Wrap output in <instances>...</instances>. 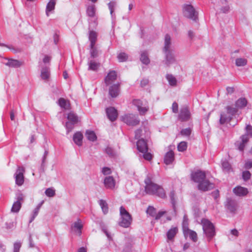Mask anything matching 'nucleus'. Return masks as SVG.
<instances>
[{"label":"nucleus","mask_w":252,"mask_h":252,"mask_svg":"<svg viewBox=\"0 0 252 252\" xmlns=\"http://www.w3.org/2000/svg\"><path fill=\"white\" fill-rule=\"evenodd\" d=\"M145 191L151 195H156L161 198L166 197L165 192L162 187L154 183L149 176H147L145 180Z\"/></svg>","instance_id":"nucleus-1"},{"label":"nucleus","mask_w":252,"mask_h":252,"mask_svg":"<svg viewBox=\"0 0 252 252\" xmlns=\"http://www.w3.org/2000/svg\"><path fill=\"white\" fill-rule=\"evenodd\" d=\"M201 224L207 240L210 241L216 235L215 227L213 224L210 220L206 219L202 220Z\"/></svg>","instance_id":"nucleus-2"},{"label":"nucleus","mask_w":252,"mask_h":252,"mask_svg":"<svg viewBox=\"0 0 252 252\" xmlns=\"http://www.w3.org/2000/svg\"><path fill=\"white\" fill-rule=\"evenodd\" d=\"M225 110L226 111L221 112L220 115V123L221 125L229 122L233 116L237 113L236 108L231 106H227Z\"/></svg>","instance_id":"nucleus-3"},{"label":"nucleus","mask_w":252,"mask_h":252,"mask_svg":"<svg viewBox=\"0 0 252 252\" xmlns=\"http://www.w3.org/2000/svg\"><path fill=\"white\" fill-rule=\"evenodd\" d=\"M120 213L121 220L119 222V225L125 228L128 227L132 222V217L131 215L123 206L120 207Z\"/></svg>","instance_id":"nucleus-4"},{"label":"nucleus","mask_w":252,"mask_h":252,"mask_svg":"<svg viewBox=\"0 0 252 252\" xmlns=\"http://www.w3.org/2000/svg\"><path fill=\"white\" fill-rule=\"evenodd\" d=\"M184 16L193 21H196L198 19V13L190 4L185 5L183 7Z\"/></svg>","instance_id":"nucleus-5"},{"label":"nucleus","mask_w":252,"mask_h":252,"mask_svg":"<svg viewBox=\"0 0 252 252\" xmlns=\"http://www.w3.org/2000/svg\"><path fill=\"white\" fill-rule=\"evenodd\" d=\"M133 104L137 107V110L140 115H144L149 110V107L148 102L140 99H134Z\"/></svg>","instance_id":"nucleus-6"},{"label":"nucleus","mask_w":252,"mask_h":252,"mask_svg":"<svg viewBox=\"0 0 252 252\" xmlns=\"http://www.w3.org/2000/svg\"><path fill=\"white\" fill-rule=\"evenodd\" d=\"M122 121L129 126H135L139 124L140 120L138 116L132 114H126L122 117Z\"/></svg>","instance_id":"nucleus-7"},{"label":"nucleus","mask_w":252,"mask_h":252,"mask_svg":"<svg viewBox=\"0 0 252 252\" xmlns=\"http://www.w3.org/2000/svg\"><path fill=\"white\" fill-rule=\"evenodd\" d=\"M191 179L193 182L199 184L206 179V175L204 172L197 170L191 173Z\"/></svg>","instance_id":"nucleus-8"},{"label":"nucleus","mask_w":252,"mask_h":252,"mask_svg":"<svg viewBox=\"0 0 252 252\" xmlns=\"http://www.w3.org/2000/svg\"><path fill=\"white\" fill-rule=\"evenodd\" d=\"M25 169L23 167H18L15 174V182L18 186H21L24 182V173Z\"/></svg>","instance_id":"nucleus-9"},{"label":"nucleus","mask_w":252,"mask_h":252,"mask_svg":"<svg viewBox=\"0 0 252 252\" xmlns=\"http://www.w3.org/2000/svg\"><path fill=\"white\" fill-rule=\"evenodd\" d=\"M190 117V113L187 107H182L180 111L179 119L181 121H187Z\"/></svg>","instance_id":"nucleus-10"},{"label":"nucleus","mask_w":252,"mask_h":252,"mask_svg":"<svg viewBox=\"0 0 252 252\" xmlns=\"http://www.w3.org/2000/svg\"><path fill=\"white\" fill-rule=\"evenodd\" d=\"M214 186L213 184L211 183L208 180L205 179L203 182L198 185V189L206 191L213 189Z\"/></svg>","instance_id":"nucleus-11"},{"label":"nucleus","mask_w":252,"mask_h":252,"mask_svg":"<svg viewBox=\"0 0 252 252\" xmlns=\"http://www.w3.org/2000/svg\"><path fill=\"white\" fill-rule=\"evenodd\" d=\"M241 141H237L235 143V146L237 147L238 149L240 151H243L245 147V146L249 141V137L247 134H244L241 137Z\"/></svg>","instance_id":"nucleus-12"},{"label":"nucleus","mask_w":252,"mask_h":252,"mask_svg":"<svg viewBox=\"0 0 252 252\" xmlns=\"http://www.w3.org/2000/svg\"><path fill=\"white\" fill-rule=\"evenodd\" d=\"M137 150L141 153L148 152V146L146 141L143 138L139 139L137 142Z\"/></svg>","instance_id":"nucleus-13"},{"label":"nucleus","mask_w":252,"mask_h":252,"mask_svg":"<svg viewBox=\"0 0 252 252\" xmlns=\"http://www.w3.org/2000/svg\"><path fill=\"white\" fill-rule=\"evenodd\" d=\"M106 112L108 119L112 122L116 120L118 117L117 111L114 107H109L106 110Z\"/></svg>","instance_id":"nucleus-14"},{"label":"nucleus","mask_w":252,"mask_h":252,"mask_svg":"<svg viewBox=\"0 0 252 252\" xmlns=\"http://www.w3.org/2000/svg\"><path fill=\"white\" fill-rule=\"evenodd\" d=\"M115 184V180L112 176L106 177L104 180V184L106 189H114Z\"/></svg>","instance_id":"nucleus-15"},{"label":"nucleus","mask_w":252,"mask_h":252,"mask_svg":"<svg viewBox=\"0 0 252 252\" xmlns=\"http://www.w3.org/2000/svg\"><path fill=\"white\" fill-rule=\"evenodd\" d=\"M183 231L185 237H189L193 242H196L197 240V235L195 231L189 229L188 227H184Z\"/></svg>","instance_id":"nucleus-16"},{"label":"nucleus","mask_w":252,"mask_h":252,"mask_svg":"<svg viewBox=\"0 0 252 252\" xmlns=\"http://www.w3.org/2000/svg\"><path fill=\"white\" fill-rule=\"evenodd\" d=\"M117 78V73L115 71H110L105 78L106 85L111 84Z\"/></svg>","instance_id":"nucleus-17"},{"label":"nucleus","mask_w":252,"mask_h":252,"mask_svg":"<svg viewBox=\"0 0 252 252\" xmlns=\"http://www.w3.org/2000/svg\"><path fill=\"white\" fill-rule=\"evenodd\" d=\"M165 55V64L169 66L175 62V57L173 51L164 52Z\"/></svg>","instance_id":"nucleus-18"},{"label":"nucleus","mask_w":252,"mask_h":252,"mask_svg":"<svg viewBox=\"0 0 252 252\" xmlns=\"http://www.w3.org/2000/svg\"><path fill=\"white\" fill-rule=\"evenodd\" d=\"M171 47L172 44L171 37L169 35L166 34L164 37L163 52H165L172 51Z\"/></svg>","instance_id":"nucleus-19"},{"label":"nucleus","mask_w":252,"mask_h":252,"mask_svg":"<svg viewBox=\"0 0 252 252\" xmlns=\"http://www.w3.org/2000/svg\"><path fill=\"white\" fill-rule=\"evenodd\" d=\"M119 85L114 84L109 89V94L112 97H116L119 94Z\"/></svg>","instance_id":"nucleus-20"},{"label":"nucleus","mask_w":252,"mask_h":252,"mask_svg":"<svg viewBox=\"0 0 252 252\" xmlns=\"http://www.w3.org/2000/svg\"><path fill=\"white\" fill-rule=\"evenodd\" d=\"M234 193L237 196H244L248 193L247 189L240 186L237 187L233 189Z\"/></svg>","instance_id":"nucleus-21"},{"label":"nucleus","mask_w":252,"mask_h":252,"mask_svg":"<svg viewBox=\"0 0 252 252\" xmlns=\"http://www.w3.org/2000/svg\"><path fill=\"white\" fill-rule=\"evenodd\" d=\"M174 159V154L173 151L168 152L164 157V162L167 164H171Z\"/></svg>","instance_id":"nucleus-22"},{"label":"nucleus","mask_w":252,"mask_h":252,"mask_svg":"<svg viewBox=\"0 0 252 252\" xmlns=\"http://www.w3.org/2000/svg\"><path fill=\"white\" fill-rule=\"evenodd\" d=\"M226 206L227 209L231 213H234L236 210V203L231 199H227Z\"/></svg>","instance_id":"nucleus-23"},{"label":"nucleus","mask_w":252,"mask_h":252,"mask_svg":"<svg viewBox=\"0 0 252 252\" xmlns=\"http://www.w3.org/2000/svg\"><path fill=\"white\" fill-rule=\"evenodd\" d=\"M178 229L177 227H171L167 232L166 235L167 240L171 241L178 233Z\"/></svg>","instance_id":"nucleus-24"},{"label":"nucleus","mask_w":252,"mask_h":252,"mask_svg":"<svg viewBox=\"0 0 252 252\" xmlns=\"http://www.w3.org/2000/svg\"><path fill=\"white\" fill-rule=\"evenodd\" d=\"M83 137V134L80 132H77L74 134L73 140L76 145L81 146L82 145Z\"/></svg>","instance_id":"nucleus-25"},{"label":"nucleus","mask_w":252,"mask_h":252,"mask_svg":"<svg viewBox=\"0 0 252 252\" xmlns=\"http://www.w3.org/2000/svg\"><path fill=\"white\" fill-rule=\"evenodd\" d=\"M97 34L94 31H91L89 32V39L90 42V46L95 45L97 40Z\"/></svg>","instance_id":"nucleus-26"},{"label":"nucleus","mask_w":252,"mask_h":252,"mask_svg":"<svg viewBox=\"0 0 252 252\" xmlns=\"http://www.w3.org/2000/svg\"><path fill=\"white\" fill-rule=\"evenodd\" d=\"M7 62L5 63L7 66L11 67H18L21 65V63L17 60L13 59H6Z\"/></svg>","instance_id":"nucleus-27"},{"label":"nucleus","mask_w":252,"mask_h":252,"mask_svg":"<svg viewBox=\"0 0 252 252\" xmlns=\"http://www.w3.org/2000/svg\"><path fill=\"white\" fill-rule=\"evenodd\" d=\"M50 76L49 68L47 66L42 67L41 70V77L43 80H47Z\"/></svg>","instance_id":"nucleus-28"},{"label":"nucleus","mask_w":252,"mask_h":252,"mask_svg":"<svg viewBox=\"0 0 252 252\" xmlns=\"http://www.w3.org/2000/svg\"><path fill=\"white\" fill-rule=\"evenodd\" d=\"M85 135L88 140L90 141L94 142L96 140L97 137L94 131L90 130H86Z\"/></svg>","instance_id":"nucleus-29"},{"label":"nucleus","mask_w":252,"mask_h":252,"mask_svg":"<svg viewBox=\"0 0 252 252\" xmlns=\"http://www.w3.org/2000/svg\"><path fill=\"white\" fill-rule=\"evenodd\" d=\"M247 101L245 98H240L238 99L235 102V106L236 109L238 108H242L246 106Z\"/></svg>","instance_id":"nucleus-30"},{"label":"nucleus","mask_w":252,"mask_h":252,"mask_svg":"<svg viewBox=\"0 0 252 252\" xmlns=\"http://www.w3.org/2000/svg\"><path fill=\"white\" fill-rule=\"evenodd\" d=\"M117 3L116 1H110L108 3L109 9L110 12V14L112 20H114L116 18L115 14L114 13L115 7L116 6Z\"/></svg>","instance_id":"nucleus-31"},{"label":"nucleus","mask_w":252,"mask_h":252,"mask_svg":"<svg viewBox=\"0 0 252 252\" xmlns=\"http://www.w3.org/2000/svg\"><path fill=\"white\" fill-rule=\"evenodd\" d=\"M72 228H74L77 231L79 235L81 234V229L83 228V224L80 220H78L77 221H75L72 226Z\"/></svg>","instance_id":"nucleus-32"},{"label":"nucleus","mask_w":252,"mask_h":252,"mask_svg":"<svg viewBox=\"0 0 252 252\" xmlns=\"http://www.w3.org/2000/svg\"><path fill=\"white\" fill-rule=\"evenodd\" d=\"M89 70L96 71L100 66V63L94 60H90L88 63Z\"/></svg>","instance_id":"nucleus-33"},{"label":"nucleus","mask_w":252,"mask_h":252,"mask_svg":"<svg viewBox=\"0 0 252 252\" xmlns=\"http://www.w3.org/2000/svg\"><path fill=\"white\" fill-rule=\"evenodd\" d=\"M96 8L94 5H91L87 8V14L91 17H94L95 14Z\"/></svg>","instance_id":"nucleus-34"},{"label":"nucleus","mask_w":252,"mask_h":252,"mask_svg":"<svg viewBox=\"0 0 252 252\" xmlns=\"http://www.w3.org/2000/svg\"><path fill=\"white\" fill-rule=\"evenodd\" d=\"M42 203L43 202H41L38 204L36 208L33 210L32 214V217L29 221L30 223H31L34 220L35 217L37 216Z\"/></svg>","instance_id":"nucleus-35"},{"label":"nucleus","mask_w":252,"mask_h":252,"mask_svg":"<svg viewBox=\"0 0 252 252\" xmlns=\"http://www.w3.org/2000/svg\"><path fill=\"white\" fill-rule=\"evenodd\" d=\"M99 204L100 206L103 213L104 214H107L108 212V207L106 202L103 199H101L99 201Z\"/></svg>","instance_id":"nucleus-36"},{"label":"nucleus","mask_w":252,"mask_h":252,"mask_svg":"<svg viewBox=\"0 0 252 252\" xmlns=\"http://www.w3.org/2000/svg\"><path fill=\"white\" fill-rule=\"evenodd\" d=\"M56 4L55 0H50L46 6V14L48 15L49 12L53 10Z\"/></svg>","instance_id":"nucleus-37"},{"label":"nucleus","mask_w":252,"mask_h":252,"mask_svg":"<svg viewBox=\"0 0 252 252\" xmlns=\"http://www.w3.org/2000/svg\"><path fill=\"white\" fill-rule=\"evenodd\" d=\"M67 119L70 122H72L73 123H77L78 121V118L77 116L73 112H70L67 115Z\"/></svg>","instance_id":"nucleus-38"},{"label":"nucleus","mask_w":252,"mask_h":252,"mask_svg":"<svg viewBox=\"0 0 252 252\" xmlns=\"http://www.w3.org/2000/svg\"><path fill=\"white\" fill-rule=\"evenodd\" d=\"M166 79L169 82V84L172 86H175L177 84V80L176 78L172 74H167L166 76Z\"/></svg>","instance_id":"nucleus-39"},{"label":"nucleus","mask_w":252,"mask_h":252,"mask_svg":"<svg viewBox=\"0 0 252 252\" xmlns=\"http://www.w3.org/2000/svg\"><path fill=\"white\" fill-rule=\"evenodd\" d=\"M247 64V60L243 58H239L235 60V64L237 66H244Z\"/></svg>","instance_id":"nucleus-40"},{"label":"nucleus","mask_w":252,"mask_h":252,"mask_svg":"<svg viewBox=\"0 0 252 252\" xmlns=\"http://www.w3.org/2000/svg\"><path fill=\"white\" fill-rule=\"evenodd\" d=\"M22 204L19 203V201H15L13 204L11 211L12 213H18L21 208Z\"/></svg>","instance_id":"nucleus-41"},{"label":"nucleus","mask_w":252,"mask_h":252,"mask_svg":"<svg viewBox=\"0 0 252 252\" xmlns=\"http://www.w3.org/2000/svg\"><path fill=\"white\" fill-rule=\"evenodd\" d=\"M140 61L143 63L145 64H148L150 63V60L146 52H143L141 53Z\"/></svg>","instance_id":"nucleus-42"},{"label":"nucleus","mask_w":252,"mask_h":252,"mask_svg":"<svg viewBox=\"0 0 252 252\" xmlns=\"http://www.w3.org/2000/svg\"><path fill=\"white\" fill-rule=\"evenodd\" d=\"M222 168L225 172H229L231 170V165L226 160H223L221 162Z\"/></svg>","instance_id":"nucleus-43"},{"label":"nucleus","mask_w":252,"mask_h":252,"mask_svg":"<svg viewBox=\"0 0 252 252\" xmlns=\"http://www.w3.org/2000/svg\"><path fill=\"white\" fill-rule=\"evenodd\" d=\"M90 55L92 58H96L98 56V51L97 50L96 47L95 45H93V46H90Z\"/></svg>","instance_id":"nucleus-44"},{"label":"nucleus","mask_w":252,"mask_h":252,"mask_svg":"<svg viewBox=\"0 0 252 252\" xmlns=\"http://www.w3.org/2000/svg\"><path fill=\"white\" fill-rule=\"evenodd\" d=\"M59 105L65 109H67L69 107V104L68 102L64 98H61L59 99Z\"/></svg>","instance_id":"nucleus-45"},{"label":"nucleus","mask_w":252,"mask_h":252,"mask_svg":"<svg viewBox=\"0 0 252 252\" xmlns=\"http://www.w3.org/2000/svg\"><path fill=\"white\" fill-rule=\"evenodd\" d=\"M177 148L179 151L184 152L187 148V143L185 141H182L178 144Z\"/></svg>","instance_id":"nucleus-46"},{"label":"nucleus","mask_w":252,"mask_h":252,"mask_svg":"<svg viewBox=\"0 0 252 252\" xmlns=\"http://www.w3.org/2000/svg\"><path fill=\"white\" fill-rule=\"evenodd\" d=\"M117 57H118V59L119 62H123L126 61L127 60L128 56L125 53L122 52V53H120L118 55Z\"/></svg>","instance_id":"nucleus-47"},{"label":"nucleus","mask_w":252,"mask_h":252,"mask_svg":"<svg viewBox=\"0 0 252 252\" xmlns=\"http://www.w3.org/2000/svg\"><path fill=\"white\" fill-rule=\"evenodd\" d=\"M45 193L47 196L52 197L55 195V190L53 188H48L45 190Z\"/></svg>","instance_id":"nucleus-48"},{"label":"nucleus","mask_w":252,"mask_h":252,"mask_svg":"<svg viewBox=\"0 0 252 252\" xmlns=\"http://www.w3.org/2000/svg\"><path fill=\"white\" fill-rule=\"evenodd\" d=\"M146 212L148 214L152 217L155 216L156 214L155 208L152 206H149Z\"/></svg>","instance_id":"nucleus-49"},{"label":"nucleus","mask_w":252,"mask_h":252,"mask_svg":"<svg viewBox=\"0 0 252 252\" xmlns=\"http://www.w3.org/2000/svg\"><path fill=\"white\" fill-rule=\"evenodd\" d=\"M75 124V123H73L72 122H67L66 123L65 127H66L67 133H69V132H70L73 129V128L74 127L73 126Z\"/></svg>","instance_id":"nucleus-50"},{"label":"nucleus","mask_w":252,"mask_h":252,"mask_svg":"<svg viewBox=\"0 0 252 252\" xmlns=\"http://www.w3.org/2000/svg\"><path fill=\"white\" fill-rule=\"evenodd\" d=\"M175 194L174 191L173 190L170 192L169 197L170 198L171 202L173 206L174 209H175V203H176V201H175Z\"/></svg>","instance_id":"nucleus-51"},{"label":"nucleus","mask_w":252,"mask_h":252,"mask_svg":"<svg viewBox=\"0 0 252 252\" xmlns=\"http://www.w3.org/2000/svg\"><path fill=\"white\" fill-rule=\"evenodd\" d=\"M251 176V174L249 171H245L242 173V177L245 181L249 180Z\"/></svg>","instance_id":"nucleus-52"},{"label":"nucleus","mask_w":252,"mask_h":252,"mask_svg":"<svg viewBox=\"0 0 252 252\" xmlns=\"http://www.w3.org/2000/svg\"><path fill=\"white\" fill-rule=\"evenodd\" d=\"M105 152L110 157H113L115 155V152L113 149L110 147H107L105 149Z\"/></svg>","instance_id":"nucleus-53"},{"label":"nucleus","mask_w":252,"mask_h":252,"mask_svg":"<svg viewBox=\"0 0 252 252\" xmlns=\"http://www.w3.org/2000/svg\"><path fill=\"white\" fill-rule=\"evenodd\" d=\"M101 172L105 175H109L111 173V170L109 167H104L102 169Z\"/></svg>","instance_id":"nucleus-54"},{"label":"nucleus","mask_w":252,"mask_h":252,"mask_svg":"<svg viewBox=\"0 0 252 252\" xmlns=\"http://www.w3.org/2000/svg\"><path fill=\"white\" fill-rule=\"evenodd\" d=\"M182 135L185 136H189L190 134L191 130L190 128H185L181 130Z\"/></svg>","instance_id":"nucleus-55"},{"label":"nucleus","mask_w":252,"mask_h":252,"mask_svg":"<svg viewBox=\"0 0 252 252\" xmlns=\"http://www.w3.org/2000/svg\"><path fill=\"white\" fill-rule=\"evenodd\" d=\"M143 154V158L148 160H150L152 158V155L150 153L146 152L145 153H142Z\"/></svg>","instance_id":"nucleus-56"},{"label":"nucleus","mask_w":252,"mask_h":252,"mask_svg":"<svg viewBox=\"0 0 252 252\" xmlns=\"http://www.w3.org/2000/svg\"><path fill=\"white\" fill-rule=\"evenodd\" d=\"M21 244L20 242H16L14 244V252H18L21 248Z\"/></svg>","instance_id":"nucleus-57"},{"label":"nucleus","mask_w":252,"mask_h":252,"mask_svg":"<svg viewBox=\"0 0 252 252\" xmlns=\"http://www.w3.org/2000/svg\"><path fill=\"white\" fill-rule=\"evenodd\" d=\"M24 199V195L21 193H19L17 195V197H16L17 200L16 201H19V203H22Z\"/></svg>","instance_id":"nucleus-58"},{"label":"nucleus","mask_w":252,"mask_h":252,"mask_svg":"<svg viewBox=\"0 0 252 252\" xmlns=\"http://www.w3.org/2000/svg\"><path fill=\"white\" fill-rule=\"evenodd\" d=\"M245 168L247 169H250L252 168V160H249L246 162Z\"/></svg>","instance_id":"nucleus-59"},{"label":"nucleus","mask_w":252,"mask_h":252,"mask_svg":"<svg viewBox=\"0 0 252 252\" xmlns=\"http://www.w3.org/2000/svg\"><path fill=\"white\" fill-rule=\"evenodd\" d=\"M246 129L247 133V135H250L252 137V126L250 125H247Z\"/></svg>","instance_id":"nucleus-60"},{"label":"nucleus","mask_w":252,"mask_h":252,"mask_svg":"<svg viewBox=\"0 0 252 252\" xmlns=\"http://www.w3.org/2000/svg\"><path fill=\"white\" fill-rule=\"evenodd\" d=\"M172 111L174 113H176L178 112V104L176 102H174L172 104Z\"/></svg>","instance_id":"nucleus-61"},{"label":"nucleus","mask_w":252,"mask_h":252,"mask_svg":"<svg viewBox=\"0 0 252 252\" xmlns=\"http://www.w3.org/2000/svg\"><path fill=\"white\" fill-rule=\"evenodd\" d=\"M142 131L141 129H137L135 131V137L136 139H138L142 136Z\"/></svg>","instance_id":"nucleus-62"},{"label":"nucleus","mask_w":252,"mask_h":252,"mask_svg":"<svg viewBox=\"0 0 252 252\" xmlns=\"http://www.w3.org/2000/svg\"><path fill=\"white\" fill-rule=\"evenodd\" d=\"M51 60V57L48 55H45L43 59L44 63H49Z\"/></svg>","instance_id":"nucleus-63"},{"label":"nucleus","mask_w":252,"mask_h":252,"mask_svg":"<svg viewBox=\"0 0 252 252\" xmlns=\"http://www.w3.org/2000/svg\"><path fill=\"white\" fill-rule=\"evenodd\" d=\"M166 213L165 211H159L155 217L156 220H158L165 213Z\"/></svg>","instance_id":"nucleus-64"}]
</instances>
